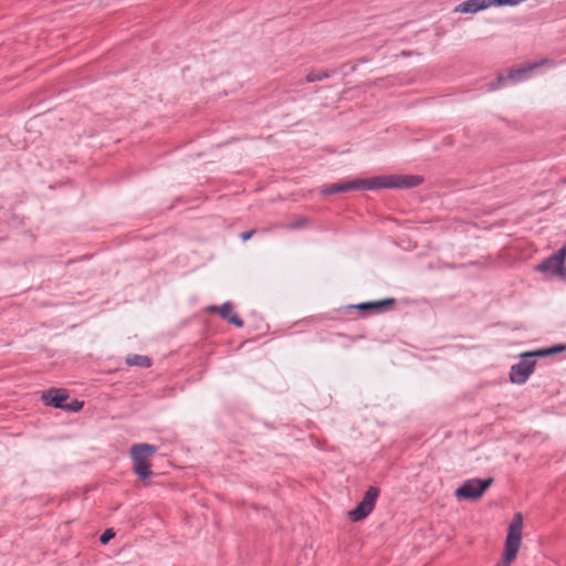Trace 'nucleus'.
Here are the masks:
<instances>
[{"instance_id": "nucleus-20", "label": "nucleus", "mask_w": 566, "mask_h": 566, "mask_svg": "<svg viewBox=\"0 0 566 566\" xmlns=\"http://www.w3.org/2000/svg\"><path fill=\"white\" fill-rule=\"evenodd\" d=\"M486 8H490L491 6L495 7H504L506 6L505 0H485Z\"/></svg>"}, {"instance_id": "nucleus-4", "label": "nucleus", "mask_w": 566, "mask_h": 566, "mask_svg": "<svg viewBox=\"0 0 566 566\" xmlns=\"http://www.w3.org/2000/svg\"><path fill=\"white\" fill-rule=\"evenodd\" d=\"M493 482V478L467 480L454 491V495L459 501H476L482 497Z\"/></svg>"}, {"instance_id": "nucleus-9", "label": "nucleus", "mask_w": 566, "mask_h": 566, "mask_svg": "<svg viewBox=\"0 0 566 566\" xmlns=\"http://www.w3.org/2000/svg\"><path fill=\"white\" fill-rule=\"evenodd\" d=\"M396 305V298L386 297L378 301L363 302L354 305H349L348 308L357 310L363 316H367L371 313H385L392 310Z\"/></svg>"}, {"instance_id": "nucleus-3", "label": "nucleus", "mask_w": 566, "mask_h": 566, "mask_svg": "<svg viewBox=\"0 0 566 566\" xmlns=\"http://www.w3.org/2000/svg\"><path fill=\"white\" fill-rule=\"evenodd\" d=\"M373 190L375 189H411L423 182V177L419 175H388L371 178Z\"/></svg>"}, {"instance_id": "nucleus-8", "label": "nucleus", "mask_w": 566, "mask_h": 566, "mask_svg": "<svg viewBox=\"0 0 566 566\" xmlns=\"http://www.w3.org/2000/svg\"><path fill=\"white\" fill-rule=\"evenodd\" d=\"M353 190H373L371 178L342 180L335 184H329L324 186V188L321 190V193L324 196H331Z\"/></svg>"}, {"instance_id": "nucleus-17", "label": "nucleus", "mask_w": 566, "mask_h": 566, "mask_svg": "<svg viewBox=\"0 0 566 566\" xmlns=\"http://www.w3.org/2000/svg\"><path fill=\"white\" fill-rule=\"evenodd\" d=\"M552 256V260L555 261L557 268H565V259H566V243Z\"/></svg>"}, {"instance_id": "nucleus-7", "label": "nucleus", "mask_w": 566, "mask_h": 566, "mask_svg": "<svg viewBox=\"0 0 566 566\" xmlns=\"http://www.w3.org/2000/svg\"><path fill=\"white\" fill-rule=\"evenodd\" d=\"M380 494L378 486H369L365 492L363 500L356 505L355 509L349 511L348 516L353 522H359L366 518L374 510L376 501Z\"/></svg>"}, {"instance_id": "nucleus-23", "label": "nucleus", "mask_w": 566, "mask_h": 566, "mask_svg": "<svg viewBox=\"0 0 566 566\" xmlns=\"http://www.w3.org/2000/svg\"><path fill=\"white\" fill-rule=\"evenodd\" d=\"M218 308H219V306H217V305H211V306H209V307L207 308V311H208V312H210V313H218Z\"/></svg>"}, {"instance_id": "nucleus-18", "label": "nucleus", "mask_w": 566, "mask_h": 566, "mask_svg": "<svg viewBox=\"0 0 566 566\" xmlns=\"http://www.w3.org/2000/svg\"><path fill=\"white\" fill-rule=\"evenodd\" d=\"M84 406V401H80L78 399H72L71 402L65 403L63 410L71 411V412H77L80 411Z\"/></svg>"}, {"instance_id": "nucleus-15", "label": "nucleus", "mask_w": 566, "mask_h": 566, "mask_svg": "<svg viewBox=\"0 0 566 566\" xmlns=\"http://www.w3.org/2000/svg\"><path fill=\"white\" fill-rule=\"evenodd\" d=\"M565 350H566L565 344H557V345H554V346H551L547 348L536 349L535 354H536V356H538V358H542V357H548V356H552V355H555V354H558V353H562Z\"/></svg>"}, {"instance_id": "nucleus-13", "label": "nucleus", "mask_w": 566, "mask_h": 566, "mask_svg": "<svg viewBox=\"0 0 566 566\" xmlns=\"http://www.w3.org/2000/svg\"><path fill=\"white\" fill-rule=\"evenodd\" d=\"M484 9H488L485 0H467L457 6L454 12L476 13Z\"/></svg>"}, {"instance_id": "nucleus-22", "label": "nucleus", "mask_w": 566, "mask_h": 566, "mask_svg": "<svg viewBox=\"0 0 566 566\" xmlns=\"http://www.w3.org/2000/svg\"><path fill=\"white\" fill-rule=\"evenodd\" d=\"M254 233H255V230H250V231L242 232L240 234V237H241L242 241H248Z\"/></svg>"}, {"instance_id": "nucleus-2", "label": "nucleus", "mask_w": 566, "mask_h": 566, "mask_svg": "<svg viewBox=\"0 0 566 566\" xmlns=\"http://www.w3.org/2000/svg\"><path fill=\"white\" fill-rule=\"evenodd\" d=\"M157 450L156 446L149 443H135L130 447L129 453L133 461V472L140 481H146L153 475L149 459Z\"/></svg>"}, {"instance_id": "nucleus-1", "label": "nucleus", "mask_w": 566, "mask_h": 566, "mask_svg": "<svg viewBox=\"0 0 566 566\" xmlns=\"http://www.w3.org/2000/svg\"><path fill=\"white\" fill-rule=\"evenodd\" d=\"M523 516L516 513L509 525L502 558L495 566H510L517 556L522 541Z\"/></svg>"}, {"instance_id": "nucleus-16", "label": "nucleus", "mask_w": 566, "mask_h": 566, "mask_svg": "<svg viewBox=\"0 0 566 566\" xmlns=\"http://www.w3.org/2000/svg\"><path fill=\"white\" fill-rule=\"evenodd\" d=\"M335 73H336V71H324V72H319V73L312 71L306 75L305 80L307 83H313L316 81H322V80L328 78Z\"/></svg>"}, {"instance_id": "nucleus-5", "label": "nucleus", "mask_w": 566, "mask_h": 566, "mask_svg": "<svg viewBox=\"0 0 566 566\" xmlns=\"http://www.w3.org/2000/svg\"><path fill=\"white\" fill-rule=\"evenodd\" d=\"M521 360L513 365L510 370V381L517 385H523L527 381L528 377L534 373L536 366L535 350L525 352L521 354Z\"/></svg>"}, {"instance_id": "nucleus-11", "label": "nucleus", "mask_w": 566, "mask_h": 566, "mask_svg": "<svg viewBox=\"0 0 566 566\" xmlns=\"http://www.w3.org/2000/svg\"><path fill=\"white\" fill-rule=\"evenodd\" d=\"M218 313L222 319L234 325L235 327H242L244 325L243 319L235 313H233V305L231 302H224L219 306Z\"/></svg>"}, {"instance_id": "nucleus-6", "label": "nucleus", "mask_w": 566, "mask_h": 566, "mask_svg": "<svg viewBox=\"0 0 566 566\" xmlns=\"http://www.w3.org/2000/svg\"><path fill=\"white\" fill-rule=\"evenodd\" d=\"M539 63H526L524 65H520L516 69L509 70L507 74L504 75L499 73L495 81L488 84V91L493 92L503 86H505L510 81L517 83L528 77L532 71L537 69Z\"/></svg>"}, {"instance_id": "nucleus-10", "label": "nucleus", "mask_w": 566, "mask_h": 566, "mask_svg": "<svg viewBox=\"0 0 566 566\" xmlns=\"http://www.w3.org/2000/svg\"><path fill=\"white\" fill-rule=\"evenodd\" d=\"M69 397L70 395L67 389L51 387L42 392L41 401L45 406L63 410Z\"/></svg>"}, {"instance_id": "nucleus-14", "label": "nucleus", "mask_w": 566, "mask_h": 566, "mask_svg": "<svg viewBox=\"0 0 566 566\" xmlns=\"http://www.w3.org/2000/svg\"><path fill=\"white\" fill-rule=\"evenodd\" d=\"M125 363L128 366H138L143 368H148L151 366V359L148 356L137 354L127 355Z\"/></svg>"}, {"instance_id": "nucleus-12", "label": "nucleus", "mask_w": 566, "mask_h": 566, "mask_svg": "<svg viewBox=\"0 0 566 566\" xmlns=\"http://www.w3.org/2000/svg\"><path fill=\"white\" fill-rule=\"evenodd\" d=\"M536 269L545 274L551 275H558L562 277H566V268H557V264H555V261L552 260V256H548L547 259L543 260Z\"/></svg>"}, {"instance_id": "nucleus-21", "label": "nucleus", "mask_w": 566, "mask_h": 566, "mask_svg": "<svg viewBox=\"0 0 566 566\" xmlns=\"http://www.w3.org/2000/svg\"><path fill=\"white\" fill-rule=\"evenodd\" d=\"M306 223H307V221H306V219H305V218H298L297 220H295V221L291 224V228H292V229H300V228H303Z\"/></svg>"}, {"instance_id": "nucleus-19", "label": "nucleus", "mask_w": 566, "mask_h": 566, "mask_svg": "<svg viewBox=\"0 0 566 566\" xmlns=\"http://www.w3.org/2000/svg\"><path fill=\"white\" fill-rule=\"evenodd\" d=\"M116 533L113 528L105 530L99 536V543L106 545L111 539L115 537Z\"/></svg>"}]
</instances>
